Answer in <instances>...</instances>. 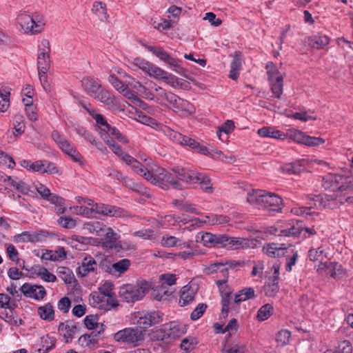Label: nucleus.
Wrapping results in <instances>:
<instances>
[{
	"instance_id": "nucleus-56",
	"label": "nucleus",
	"mask_w": 353,
	"mask_h": 353,
	"mask_svg": "<svg viewBox=\"0 0 353 353\" xmlns=\"http://www.w3.org/2000/svg\"><path fill=\"white\" fill-rule=\"evenodd\" d=\"M206 219H208V222L211 225L224 224L228 223L230 221V218L227 216L216 214L207 216Z\"/></svg>"
},
{
	"instance_id": "nucleus-27",
	"label": "nucleus",
	"mask_w": 353,
	"mask_h": 353,
	"mask_svg": "<svg viewBox=\"0 0 353 353\" xmlns=\"http://www.w3.org/2000/svg\"><path fill=\"white\" fill-rule=\"evenodd\" d=\"M246 346L240 341H234L232 343H227L222 350V353H245Z\"/></svg>"
},
{
	"instance_id": "nucleus-2",
	"label": "nucleus",
	"mask_w": 353,
	"mask_h": 353,
	"mask_svg": "<svg viewBox=\"0 0 353 353\" xmlns=\"http://www.w3.org/2000/svg\"><path fill=\"white\" fill-rule=\"evenodd\" d=\"M82 85L85 91L95 99L104 103L110 109H116L119 103L116 98L105 90L101 83L91 77H85L82 80Z\"/></svg>"
},
{
	"instance_id": "nucleus-38",
	"label": "nucleus",
	"mask_w": 353,
	"mask_h": 353,
	"mask_svg": "<svg viewBox=\"0 0 353 353\" xmlns=\"http://www.w3.org/2000/svg\"><path fill=\"white\" fill-rule=\"evenodd\" d=\"M10 92L5 88L0 89V112H4L10 106Z\"/></svg>"
},
{
	"instance_id": "nucleus-30",
	"label": "nucleus",
	"mask_w": 353,
	"mask_h": 353,
	"mask_svg": "<svg viewBox=\"0 0 353 353\" xmlns=\"http://www.w3.org/2000/svg\"><path fill=\"white\" fill-rule=\"evenodd\" d=\"M271 90L275 97L279 99L283 92V76L277 77L276 79L274 78L272 80L269 81Z\"/></svg>"
},
{
	"instance_id": "nucleus-16",
	"label": "nucleus",
	"mask_w": 353,
	"mask_h": 353,
	"mask_svg": "<svg viewBox=\"0 0 353 353\" xmlns=\"http://www.w3.org/2000/svg\"><path fill=\"white\" fill-rule=\"evenodd\" d=\"M21 27L26 33L36 34L41 32L42 25L38 24L30 15L21 17Z\"/></svg>"
},
{
	"instance_id": "nucleus-63",
	"label": "nucleus",
	"mask_w": 353,
	"mask_h": 353,
	"mask_svg": "<svg viewBox=\"0 0 353 353\" xmlns=\"http://www.w3.org/2000/svg\"><path fill=\"white\" fill-rule=\"evenodd\" d=\"M77 325L71 321H66L65 323H61L59 325V331L66 332H75L77 330Z\"/></svg>"
},
{
	"instance_id": "nucleus-22",
	"label": "nucleus",
	"mask_w": 353,
	"mask_h": 353,
	"mask_svg": "<svg viewBox=\"0 0 353 353\" xmlns=\"http://www.w3.org/2000/svg\"><path fill=\"white\" fill-rule=\"evenodd\" d=\"M165 332H167L170 339H176L185 334L186 329L184 325L178 324L175 322H171L169 324L164 325Z\"/></svg>"
},
{
	"instance_id": "nucleus-20",
	"label": "nucleus",
	"mask_w": 353,
	"mask_h": 353,
	"mask_svg": "<svg viewBox=\"0 0 353 353\" xmlns=\"http://www.w3.org/2000/svg\"><path fill=\"white\" fill-rule=\"evenodd\" d=\"M279 276H272L268 279L267 282L263 286V291L265 295L269 297H274L279 291Z\"/></svg>"
},
{
	"instance_id": "nucleus-62",
	"label": "nucleus",
	"mask_w": 353,
	"mask_h": 353,
	"mask_svg": "<svg viewBox=\"0 0 353 353\" xmlns=\"http://www.w3.org/2000/svg\"><path fill=\"white\" fill-rule=\"evenodd\" d=\"M239 324L236 319H232L228 322V325L224 327V330L228 332L227 337H230L232 333H234L238 330Z\"/></svg>"
},
{
	"instance_id": "nucleus-47",
	"label": "nucleus",
	"mask_w": 353,
	"mask_h": 353,
	"mask_svg": "<svg viewBox=\"0 0 353 353\" xmlns=\"http://www.w3.org/2000/svg\"><path fill=\"white\" fill-rule=\"evenodd\" d=\"M55 345V342L48 336L41 338V347L38 349L39 353H47Z\"/></svg>"
},
{
	"instance_id": "nucleus-35",
	"label": "nucleus",
	"mask_w": 353,
	"mask_h": 353,
	"mask_svg": "<svg viewBox=\"0 0 353 353\" xmlns=\"http://www.w3.org/2000/svg\"><path fill=\"white\" fill-rule=\"evenodd\" d=\"M171 294L172 292L167 290L165 285H161L154 289L152 295L154 299L157 301H163L165 300Z\"/></svg>"
},
{
	"instance_id": "nucleus-19",
	"label": "nucleus",
	"mask_w": 353,
	"mask_h": 353,
	"mask_svg": "<svg viewBox=\"0 0 353 353\" xmlns=\"http://www.w3.org/2000/svg\"><path fill=\"white\" fill-rule=\"evenodd\" d=\"M130 264L131 262L129 259H121L108 267L106 271L113 275L119 276L129 269Z\"/></svg>"
},
{
	"instance_id": "nucleus-36",
	"label": "nucleus",
	"mask_w": 353,
	"mask_h": 353,
	"mask_svg": "<svg viewBox=\"0 0 353 353\" xmlns=\"http://www.w3.org/2000/svg\"><path fill=\"white\" fill-rule=\"evenodd\" d=\"M57 274L65 283L70 284L74 279L72 272L66 267L58 268Z\"/></svg>"
},
{
	"instance_id": "nucleus-54",
	"label": "nucleus",
	"mask_w": 353,
	"mask_h": 353,
	"mask_svg": "<svg viewBox=\"0 0 353 353\" xmlns=\"http://www.w3.org/2000/svg\"><path fill=\"white\" fill-rule=\"evenodd\" d=\"M150 70L148 74L150 77H152L157 79H162L165 78V75H167V72L162 70L161 68L152 64L151 67H150Z\"/></svg>"
},
{
	"instance_id": "nucleus-53",
	"label": "nucleus",
	"mask_w": 353,
	"mask_h": 353,
	"mask_svg": "<svg viewBox=\"0 0 353 353\" xmlns=\"http://www.w3.org/2000/svg\"><path fill=\"white\" fill-rule=\"evenodd\" d=\"M84 324L89 330H98L100 327V324L98 323V318L94 315L86 316L84 319Z\"/></svg>"
},
{
	"instance_id": "nucleus-12",
	"label": "nucleus",
	"mask_w": 353,
	"mask_h": 353,
	"mask_svg": "<svg viewBox=\"0 0 353 353\" xmlns=\"http://www.w3.org/2000/svg\"><path fill=\"white\" fill-rule=\"evenodd\" d=\"M90 296L93 301V306L99 309L110 310L119 305L114 299L105 296L99 291L92 292Z\"/></svg>"
},
{
	"instance_id": "nucleus-3",
	"label": "nucleus",
	"mask_w": 353,
	"mask_h": 353,
	"mask_svg": "<svg viewBox=\"0 0 353 353\" xmlns=\"http://www.w3.org/2000/svg\"><path fill=\"white\" fill-rule=\"evenodd\" d=\"M150 285L146 281H141L137 285L127 284L120 288L119 296L128 303H134L141 300L150 290Z\"/></svg>"
},
{
	"instance_id": "nucleus-21",
	"label": "nucleus",
	"mask_w": 353,
	"mask_h": 353,
	"mask_svg": "<svg viewBox=\"0 0 353 353\" xmlns=\"http://www.w3.org/2000/svg\"><path fill=\"white\" fill-rule=\"evenodd\" d=\"M312 246L310 248V261H319V264H321L327 260L328 257L323 248L319 246L317 244L314 245L313 240H312Z\"/></svg>"
},
{
	"instance_id": "nucleus-25",
	"label": "nucleus",
	"mask_w": 353,
	"mask_h": 353,
	"mask_svg": "<svg viewBox=\"0 0 353 353\" xmlns=\"http://www.w3.org/2000/svg\"><path fill=\"white\" fill-rule=\"evenodd\" d=\"M105 325L103 323L100 324V327L98 330H93L90 334H85L81 336L79 339V341H87V345L90 344H95L97 343V338L104 332Z\"/></svg>"
},
{
	"instance_id": "nucleus-10",
	"label": "nucleus",
	"mask_w": 353,
	"mask_h": 353,
	"mask_svg": "<svg viewBox=\"0 0 353 353\" xmlns=\"http://www.w3.org/2000/svg\"><path fill=\"white\" fill-rule=\"evenodd\" d=\"M316 272L321 276H330L336 279L343 274V269L341 264L329 261V259H327L323 263L318 265Z\"/></svg>"
},
{
	"instance_id": "nucleus-33",
	"label": "nucleus",
	"mask_w": 353,
	"mask_h": 353,
	"mask_svg": "<svg viewBox=\"0 0 353 353\" xmlns=\"http://www.w3.org/2000/svg\"><path fill=\"white\" fill-rule=\"evenodd\" d=\"M92 11L98 16L101 21L107 20L108 18L105 4L101 1L94 3Z\"/></svg>"
},
{
	"instance_id": "nucleus-58",
	"label": "nucleus",
	"mask_w": 353,
	"mask_h": 353,
	"mask_svg": "<svg viewBox=\"0 0 353 353\" xmlns=\"http://www.w3.org/2000/svg\"><path fill=\"white\" fill-rule=\"evenodd\" d=\"M206 308H207L206 304L199 303L191 313V314H190L191 319L193 321L199 319L203 314Z\"/></svg>"
},
{
	"instance_id": "nucleus-41",
	"label": "nucleus",
	"mask_w": 353,
	"mask_h": 353,
	"mask_svg": "<svg viewBox=\"0 0 353 353\" xmlns=\"http://www.w3.org/2000/svg\"><path fill=\"white\" fill-rule=\"evenodd\" d=\"M0 307L2 308L9 309L12 312L15 307L17 304L14 301H11V298L8 294L0 293Z\"/></svg>"
},
{
	"instance_id": "nucleus-40",
	"label": "nucleus",
	"mask_w": 353,
	"mask_h": 353,
	"mask_svg": "<svg viewBox=\"0 0 353 353\" xmlns=\"http://www.w3.org/2000/svg\"><path fill=\"white\" fill-rule=\"evenodd\" d=\"M198 183L201 184V187L204 192L208 193L213 192L212 183L209 177L205 174L199 172Z\"/></svg>"
},
{
	"instance_id": "nucleus-31",
	"label": "nucleus",
	"mask_w": 353,
	"mask_h": 353,
	"mask_svg": "<svg viewBox=\"0 0 353 353\" xmlns=\"http://www.w3.org/2000/svg\"><path fill=\"white\" fill-rule=\"evenodd\" d=\"M250 246V242L247 239L229 237L228 248L230 250H237L239 248H248Z\"/></svg>"
},
{
	"instance_id": "nucleus-1",
	"label": "nucleus",
	"mask_w": 353,
	"mask_h": 353,
	"mask_svg": "<svg viewBox=\"0 0 353 353\" xmlns=\"http://www.w3.org/2000/svg\"><path fill=\"white\" fill-rule=\"evenodd\" d=\"M247 200L250 204L259 209L265 210L270 214L280 212L282 209V199L274 193L265 190H252L248 194Z\"/></svg>"
},
{
	"instance_id": "nucleus-57",
	"label": "nucleus",
	"mask_w": 353,
	"mask_h": 353,
	"mask_svg": "<svg viewBox=\"0 0 353 353\" xmlns=\"http://www.w3.org/2000/svg\"><path fill=\"white\" fill-rule=\"evenodd\" d=\"M267 74L268 81L272 80L277 77L282 76L272 62H268L266 65Z\"/></svg>"
},
{
	"instance_id": "nucleus-64",
	"label": "nucleus",
	"mask_w": 353,
	"mask_h": 353,
	"mask_svg": "<svg viewBox=\"0 0 353 353\" xmlns=\"http://www.w3.org/2000/svg\"><path fill=\"white\" fill-rule=\"evenodd\" d=\"M176 276L173 274H165L160 276V280L162 281L161 285H167L171 286L176 282Z\"/></svg>"
},
{
	"instance_id": "nucleus-55",
	"label": "nucleus",
	"mask_w": 353,
	"mask_h": 353,
	"mask_svg": "<svg viewBox=\"0 0 353 353\" xmlns=\"http://www.w3.org/2000/svg\"><path fill=\"white\" fill-rule=\"evenodd\" d=\"M37 288L38 285H37L24 283L21 287L20 290L25 296L34 299V293L36 292V290H37Z\"/></svg>"
},
{
	"instance_id": "nucleus-24",
	"label": "nucleus",
	"mask_w": 353,
	"mask_h": 353,
	"mask_svg": "<svg viewBox=\"0 0 353 353\" xmlns=\"http://www.w3.org/2000/svg\"><path fill=\"white\" fill-rule=\"evenodd\" d=\"M242 65L241 53L236 51L234 54L233 60L231 63V70L229 77L233 80L237 79L239 77L238 71L240 70Z\"/></svg>"
},
{
	"instance_id": "nucleus-43",
	"label": "nucleus",
	"mask_w": 353,
	"mask_h": 353,
	"mask_svg": "<svg viewBox=\"0 0 353 353\" xmlns=\"http://www.w3.org/2000/svg\"><path fill=\"white\" fill-rule=\"evenodd\" d=\"M179 111H181L184 115H190L195 112V107L189 101L181 99L177 108Z\"/></svg>"
},
{
	"instance_id": "nucleus-46",
	"label": "nucleus",
	"mask_w": 353,
	"mask_h": 353,
	"mask_svg": "<svg viewBox=\"0 0 353 353\" xmlns=\"http://www.w3.org/2000/svg\"><path fill=\"white\" fill-rule=\"evenodd\" d=\"M195 293L192 290L188 289L181 292L180 295L179 303L181 306H185L191 303L194 299Z\"/></svg>"
},
{
	"instance_id": "nucleus-23",
	"label": "nucleus",
	"mask_w": 353,
	"mask_h": 353,
	"mask_svg": "<svg viewBox=\"0 0 353 353\" xmlns=\"http://www.w3.org/2000/svg\"><path fill=\"white\" fill-rule=\"evenodd\" d=\"M83 229L97 236H103L106 230V225L99 221L87 222L83 224Z\"/></svg>"
},
{
	"instance_id": "nucleus-49",
	"label": "nucleus",
	"mask_w": 353,
	"mask_h": 353,
	"mask_svg": "<svg viewBox=\"0 0 353 353\" xmlns=\"http://www.w3.org/2000/svg\"><path fill=\"white\" fill-rule=\"evenodd\" d=\"M234 128V122L231 120H227L223 125L219 127V130L217 132V135L219 139L223 141V138L222 137V133H225V134H228L231 132Z\"/></svg>"
},
{
	"instance_id": "nucleus-11",
	"label": "nucleus",
	"mask_w": 353,
	"mask_h": 353,
	"mask_svg": "<svg viewBox=\"0 0 353 353\" xmlns=\"http://www.w3.org/2000/svg\"><path fill=\"white\" fill-rule=\"evenodd\" d=\"M303 229H305L307 232H309V228L305 227L303 221L296 220L295 222L292 221V223H288L284 228L280 229L279 234L276 233L279 230L274 228L275 232L274 234L280 236H296L299 235Z\"/></svg>"
},
{
	"instance_id": "nucleus-9",
	"label": "nucleus",
	"mask_w": 353,
	"mask_h": 353,
	"mask_svg": "<svg viewBox=\"0 0 353 353\" xmlns=\"http://www.w3.org/2000/svg\"><path fill=\"white\" fill-rule=\"evenodd\" d=\"M117 341H122L128 343H134L143 340V334L141 330L138 328H125L120 330L114 335Z\"/></svg>"
},
{
	"instance_id": "nucleus-32",
	"label": "nucleus",
	"mask_w": 353,
	"mask_h": 353,
	"mask_svg": "<svg viewBox=\"0 0 353 353\" xmlns=\"http://www.w3.org/2000/svg\"><path fill=\"white\" fill-rule=\"evenodd\" d=\"M258 134L262 137H270L282 139L285 135L279 130H274L270 127H263L257 132Z\"/></svg>"
},
{
	"instance_id": "nucleus-37",
	"label": "nucleus",
	"mask_w": 353,
	"mask_h": 353,
	"mask_svg": "<svg viewBox=\"0 0 353 353\" xmlns=\"http://www.w3.org/2000/svg\"><path fill=\"white\" fill-rule=\"evenodd\" d=\"M329 41L330 39L326 35L315 36L310 39V47L321 49L327 46Z\"/></svg>"
},
{
	"instance_id": "nucleus-7",
	"label": "nucleus",
	"mask_w": 353,
	"mask_h": 353,
	"mask_svg": "<svg viewBox=\"0 0 353 353\" xmlns=\"http://www.w3.org/2000/svg\"><path fill=\"white\" fill-rule=\"evenodd\" d=\"M147 48L161 60H162L167 64L170 65V66L174 67L175 68V72L189 79H191L186 74H184L185 70L183 67H181V61L180 60L171 57L167 52L163 50L162 48H157L154 46H148Z\"/></svg>"
},
{
	"instance_id": "nucleus-34",
	"label": "nucleus",
	"mask_w": 353,
	"mask_h": 353,
	"mask_svg": "<svg viewBox=\"0 0 353 353\" xmlns=\"http://www.w3.org/2000/svg\"><path fill=\"white\" fill-rule=\"evenodd\" d=\"M101 138L104 140L106 144L111 148V150L115 154L121 157L122 154L125 153L124 152L122 151L121 148L114 143V141H113V139L114 138L112 137L111 135L105 136V134L104 132H102Z\"/></svg>"
},
{
	"instance_id": "nucleus-6",
	"label": "nucleus",
	"mask_w": 353,
	"mask_h": 353,
	"mask_svg": "<svg viewBox=\"0 0 353 353\" xmlns=\"http://www.w3.org/2000/svg\"><path fill=\"white\" fill-rule=\"evenodd\" d=\"M155 179L157 181L155 185L162 189L167 190L169 188L170 185L175 189H182L181 185L175 179L174 175L165 170L164 168H159L156 170Z\"/></svg>"
},
{
	"instance_id": "nucleus-8",
	"label": "nucleus",
	"mask_w": 353,
	"mask_h": 353,
	"mask_svg": "<svg viewBox=\"0 0 353 353\" xmlns=\"http://www.w3.org/2000/svg\"><path fill=\"white\" fill-rule=\"evenodd\" d=\"M51 137L62 151L70 156L74 161H80L81 154L72 148L70 143L58 131L53 130Z\"/></svg>"
},
{
	"instance_id": "nucleus-51",
	"label": "nucleus",
	"mask_w": 353,
	"mask_h": 353,
	"mask_svg": "<svg viewBox=\"0 0 353 353\" xmlns=\"http://www.w3.org/2000/svg\"><path fill=\"white\" fill-rule=\"evenodd\" d=\"M107 240L103 244L105 246L112 247V243L116 241L119 239V235L114 232V230L111 228H107L106 230L104 232L103 236Z\"/></svg>"
},
{
	"instance_id": "nucleus-60",
	"label": "nucleus",
	"mask_w": 353,
	"mask_h": 353,
	"mask_svg": "<svg viewBox=\"0 0 353 353\" xmlns=\"http://www.w3.org/2000/svg\"><path fill=\"white\" fill-rule=\"evenodd\" d=\"M133 63L135 66H137L139 69L142 70L147 74H148L150 69V67L152 65V63L140 58H136L134 60Z\"/></svg>"
},
{
	"instance_id": "nucleus-26",
	"label": "nucleus",
	"mask_w": 353,
	"mask_h": 353,
	"mask_svg": "<svg viewBox=\"0 0 353 353\" xmlns=\"http://www.w3.org/2000/svg\"><path fill=\"white\" fill-rule=\"evenodd\" d=\"M287 137L292 141L304 145H309V136L296 129H290L287 132Z\"/></svg>"
},
{
	"instance_id": "nucleus-29",
	"label": "nucleus",
	"mask_w": 353,
	"mask_h": 353,
	"mask_svg": "<svg viewBox=\"0 0 353 353\" xmlns=\"http://www.w3.org/2000/svg\"><path fill=\"white\" fill-rule=\"evenodd\" d=\"M38 314L40 317L46 321H51L54 319V312L51 303H46L43 306L38 307Z\"/></svg>"
},
{
	"instance_id": "nucleus-4",
	"label": "nucleus",
	"mask_w": 353,
	"mask_h": 353,
	"mask_svg": "<svg viewBox=\"0 0 353 353\" xmlns=\"http://www.w3.org/2000/svg\"><path fill=\"white\" fill-rule=\"evenodd\" d=\"M352 182L351 178L336 174H328L323 179L322 185L330 191H343L349 188L347 183Z\"/></svg>"
},
{
	"instance_id": "nucleus-59",
	"label": "nucleus",
	"mask_w": 353,
	"mask_h": 353,
	"mask_svg": "<svg viewBox=\"0 0 353 353\" xmlns=\"http://www.w3.org/2000/svg\"><path fill=\"white\" fill-rule=\"evenodd\" d=\"M112 289H113V285L111 282L105 281L103 285H102L99 288V292L105 295V296H108L110 299H114L112 297Z\"/></svg>"
},
{
	"instance_id": "nucleus-39",
	"label": "nucleus",
	"mask_w": 353,
	"mask_h": 353,
	"mask_svg": "<svg viewBox=\"0 0 353 353\" xmlns=\"http://www.w3.org/2000/svg\"><path fill=\"white\" fill-rule=\"evenodd\" d=\"M105 216L122 218L128 216V214L127 211H125L123 208L109 205Z\"/></svg>"
},
{
	"instance_id": "nucleus-15",
	"label": "nucleus",
	"mask_w": 353,
	"mask_h": 353,
	"mask_svg": "<svg viewBox=\"0 0 353 353\" xmlns=\"http://www.w3.org/2000/svg\"><path fill=\"white\" fill-rule=\"evenodd\" d=\"M35 188L42 199L50 202L51 203L61 204L63 203V198L55 194L51 193L50 189L43 184L40 183H36Z\"/></svg>"
},
{
	"instance_id": "nucleus-13",
	"label": "nucleus",
	"mask_w": 353,
	"mask_h": 353,
	"mask_svg": "<svg viewBox=\"0 0 353 353\" xmlns=\"http://www.w3.org/2000/svg\"><path fill=\"white\" fill-rule=\"evenodd\" d=\"M176 176L182 181L188 184H194L198 183L199 172L188 170L184 168L176 167L172 169Z\"/></svg>"
},
{
	"instance_id": "nucleus-42",
	"label": "nucleus",
	"mask_w": 353,
	"mask_h": 353,
	"mask_svg": "<svg viewBox=\"0 0 353 353\" xmlns=\"http://www.w3.org/2000/svg\"><path fill=\"white\" fill-rule=\"evenodd\" d=\"M4 181H8L12 186L23 194H26L29 191V186L27 184L21 181H17L11 176H6Z\"/></svg>"
},
{
	"instance_id": "nucleus-44",
	"label": "nucleus",
	"mask_w": 353,
	"mask_h": 353,
	"mask_svg": "<svg viewBox=\"0 0 353 353\" xmlns=\"http://www.w3.org/2000/svg\"><path fill=\"white\" fill-rule=\"evenodd\" d=\"M291 333L287 330H281L276 335V341L278 345L284 346L289 343Z\"/></svg>"
},
{
	"instance_id": "nucleus-45",
	"label": "nucleus",
	"mask_w": 353,
	"mask_h": 353,
	"mask_svg": "<svg viewBox=\"0 0 353 353\" xmlns=\"http://www.w3.org/2000/svg\"><path fill=\"white\" fill-rule=\"evenodd\" d=\"M273 312V307L272 305L268 303L263 305L257 312V318L259 321H265L268 319Z\"/></svg>"
},
{
	"instance_id": "nucleus-14",
	"label": "nucleus",
	"mask_w": 353,
	"mask_h": 353,
	"mask_svg": "<svg viewBox=\"0 0 353 353\" xmlns=\"http://www.w3.org/2000/svg\"><path fill=\"white\" fill-rule=\"evenodd\" d=\"M161 315L156 312H143L139 316L137 324L140 328L145 330L149 327L159 323Z\"/></svg>"
},
{
	"instance_id": "nucleus-61",
	"label": "nucleus",
	"mask_w": 353,
	"mask_h": 353,
	"mask_svg": "<svg viewBox=\"0 0 353 353\" xmlns=\"http://www.w3.org/2000/svg\"><path fill=\"white\" fill-rule=\"evenodd\" d=\"M14 130L19 134H21L24 132L25 125L23 123V116L21 114H16L14 116Z\"/></svg>"
},
{
	"instance_id": "nucleus-48",
	"label": "nucleus",
	"mask_w": 353,
	"mask_h": 353,
	"mask_svg": "<svg viewBox=\"0 0 353 353\" xmlns=\"http://www.w3.org/2000/svg\"><path fill=\"white\" fill-rule=\"evenodd\" d=\"M38 276L46 282H55L57 277L53 274L50 273L46 268L38 267V272H37Z\"/></svg>"
},
{
	"instance_id": "nucleus-17",
	"label": "nucleus",
	"mask_w": 353,
	"mask_h": 353,
	"mask_svg": "<svg viewBox=\"0 0 353 353\" xmlns=\"http://www.w3.org/2000/svg\"><path fill=\"white\" fill-rule=\"evenodd\" d=\"M97 263L91 256L85 257L77 268V273L81 277L86 276L90 272H94L97 268Z\"/></svg>"
},
{
	"instance_id": "nucleus-18",
	"label": "nucleus",
	"mask_w": 353,
	"mask_h": 353,
	"mask_svg": "<svg viewBox=\"0 0 353 353\" xmlns=\"http://www.w3.org/2000/svg\"><path fill=\"white\" fill-rule=\"evenodd\" d=\"M287 247L285 244L268 243L263 246L264 252L269 256L276 258L285 255Z\"/></svg>"
},
{
	"instance_id": "nucleus-5",
	"label": "nucleus",
	"mask_w": 353,
	"mask_h": 353,
	"mask_svg": "<svg viewBox=\"0 0 353 353\" xmlns=\"http://www.w3.org/2000/svg\"><path fill=\"white\" fill-rule=\"evenodd\" d=\"M88 113L96 120L97 123L99 125V133L101 137V133L104 132L105 136L111 135L112 137L123 143L128 141L126 138L123 137L117 128L110 126L107 123L106 120L101 114H97L94 110H88Z\"/></svg>"
},
{
	"instance_id": "nucleus-28",
	"label": "nucleus",
	"mask_w": 353,
	"mask_h": 353,
	"mask_svg": "<svg viewBox=\"0 0 353 353\" xmlns=\"http://www.w3.org/2000/svg\"><path fill=\"white\" fill-rule=\"evenodd\" d=\"M50 57L48 52H39L37 55V69L39 71L49 70L50 68Z\"/></svg>"
},
{
	"instance_id": "nucleus-52",
	"label": "nucleus",
	"mask_w": 353,
	"mask_h": 353,
	"mask_svg": "<svg viewBox=\"0 0 353 353\" xmlns=\"http://www.w3.org/2000/svg\"><path fill=\"white\" fill-rule=\"evenodd\" d=\"M196 343L197 341L195 338L187 337L181 341V348L183 350L189 352L195 347Z\"/></svg>"
},
{
	"instance_id": "nucleus-50",
	"label": "nucleus",
	"mask_w": 353,
	"mask_h": 353,
	"mask_svg": "<svg viewBox=\"0 0 353 353\" xmlns=\"http://www.w3.org/2000/svg\"><path fill=\"white\" fill-rule=\"evenodd\" d=\"M228 268L223 263H215L208 268L210 273L219 271L226 279L228 276Z\"/></svg>"
}]
</instances>
